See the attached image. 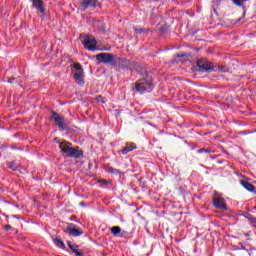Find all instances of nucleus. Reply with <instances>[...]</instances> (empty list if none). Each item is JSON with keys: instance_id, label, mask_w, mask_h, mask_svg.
Segmentation results:
<instances>
[{"instance_id": "f257e3e1", "label": "nucleus", "mask_w": 256, "mask_h": 256, "mask_svg": "<svg viewBox=\"0 0 256 256\" xmlns=\"http://www.w3.org/2000/svg\"><path fill=\"white\" fill-rule=\"evenodd\" d=\"M60 153H64L66 157H70L71 159H81L83 157L82 150H79V147H73L71 142L62 141L59 143Z\"/></svg>"}, {"instance_id": "f03ea898", "label": "nucleus", "mask_w": 256, "mask_h": 256, "mask_svg": "<svg viewBox=\"0 0 256 256\" xmlns=\"http://www.w3.org/2000/svg\"><path fill=\"white\" fill-rule=\"evenodd\" d=\"M134 89L138 91V93H151V91H153V80L149 77L139 79Z\"/></svg>"}, {"instance_id": "7ed1b4c3", "label": "nucleus", "mask_w": 256, "mask_h": 256, "mask_svg": "<svg viewBox=\"0 0 256 256\" xmlns=\"http://www.w3.org/2000/svg\"><path fill=\"white\" fill-rule=\"evenodd\" d=\"M84 48L88 51H97V40L93 36H86L82 41Z\"/></svg>"}, {"instance_id": "20e7f679", "label": "nucleus", "mask_w": 256, "mask_h": 256, "mask_svg": "<svg viewBox=\"0 0 256 256\" xmlns=\"http://www.w3.org/2000/svg\"><path fill=\"white\" fill-rule=\"evenodd\" d=\"M32 3L33 9L37 10V13L40 14L41 19H45V3L43 0H30Z\"/></svg>"}, {"instance_id": "39448f33", "label": "nucleus", "mask_w": 256, "mask_h": 256, "mask_svg": "<svg viewBox=\"0 0 256 256\" xmlns=\"http://www.w3.org/2000/svg\"><path fill=\"white\" fill-rule=\"evenodd\" d=\"M52 119L53 121H55L60 131H65L67 129V124H65V118L57 114V112H52Z\"/></svg>"}, {"instance_id": "423d86ee", "label": "nucleus", "mask_w": 256, "mask_h": 256, "mask_svg": "<svg viewBox=\"0 0 256 256\" xmlns=\"http://www.w3.org/2000/svg\"><path fill=\"white\" fill-rule=\"evenodd\" d=\"M96 59L100 63H114L115 56L109 53H99L96 55Z\"/></svg>"}, {"instance_id": "0eeeda50", "label": "nucleus", "mask_w": 256, "mask_h": 256, "mask_svg": "<svg viewBox=\"0 0 256 256\" xmlns=\"http://www.w3.org/2000/svg\"><path fill=\"white\" fill-rule=\"evenodd\" d=\"M67 233L69 235H72L73 237H79L83 235V231L79 229V227L75 226L74 224H69L68 227L66 228Z\"/></svg>"}, {"instance_id": "6e6552de", "label": "nucleus", "mask_w": 256, "mask_h": 256, "mask_svg": "<svg viewBox=\"0 0 256 256\" xmlns=\"http://www.w3.org/2000/svg\"><path fill=\"white\" fill-rule=\"evenodd\" d=\"M197 65L202 71H211L213 69V66L205 59H199Z\"/></svg>"}, {"instance_id": "1a4fd4ad", "label": "nucleus", "mask_w": 256, "mask_h": 256, "mask_svg": "<svg viewBox=\"0 0 256 256\" xmlns=\"http://www.w3.org/2000/svg\"><path fill=\"white\" fill-rule=\"evenodd\" d=\"M213 203L216 209H222V210L227 209V204L225 203V199H223L222 197H216V199L213 200Z\"/></svg>"}, {"instance_id": "9d476101", "label": "nucleus", "mask_w": 256, "mask_h": 256, "mask_svg": "<svg viewBox=\"0 0 256 256\" xmlns=\"http://www.w3.org/2000/svg\"><path fill=\"white\" fill-rule=\"evenodd\" d=\"M81 5L84 9H89V7H97L99 3L97 0H81Z\"/></svg>"}, {"instance_id": "9b49d317", "label": "nucleus", "mask_w": 256, "mask_h": 256, "mask_svg": "<svg viewBox=\"0 0 256 256\" xmlns=\"http://www.w3.org/2000/svg\"><path fill=\"white\" fill-rule=\"evenodd\" d=\"M137 149V145L135 143H126V146L121 151L122 155H127V153H131V151H135Z\"/></svg>"}, {"instance_id": "f8f14e48", "label": "nucleus", "mask_w": 256, "mask_h": 256, "mask_svg": "<svg viewBox=\"0 0 256 256\" xmlns=\"http://www.w3.org/2000/svg\"><path fill=\"white\" fill-rule=\"evenodd\" d=\"M83 79H85V74L84 72H75L74 73V80L76 81V83H78L79 85H83Z\"/></svg>"}, {"instance_id": "ddd939ff", "label": "nucleus", "mask_w": 256, "mask_h": 256, "mask_svg": "<svg viewBox=\"0 0 256 256\" xmlns=\"http://www.w3.org/2000/svg\"><path fill=\"white\" fill-rule=\"evenodd\" d=\"M240 184L242 185V187H244V189H246L247 191L253 192L255 191V186L251 183H249L248 181L245 180H241Z\"/></svg>"}, {"instance_id": "4468645a", "label": "nucleus", "mask_w": 256, "mask_h": 256, "mask_svg": "<svg viewBox=\"0 0 256 256\" xmlns=\"http://www.w3.org/2000/svg\"><path fill=\"white\" fill-rule=\"evenodd\" d=\"M54 243L55 245H57V247H60V249H65V243L63 242V240L55 238Z\"/></svg>"}, {"instance_id": "2eb2a0df", "label": "nucleus", "mask_w": 256, "mask_h": 256, "mask_svg": "<svg viewBox=\"0 0 256 256\" xmlns=\"http://www.w3.org/2000/svg\"><path fill=\"white\" fill-rule=\"evenodd\" d=\"M7 167L9 169H12V171H17V169H19V164L15 163V162H8Z\"/></svg>"}, {"instance_id": "dca6fc26", "label": "nucleus", "mask_w": 256, "mask_h": 256, "mask_svg": "<svg viewBox=\"0 0 256 256\" xmlns=\"http://www.w3.org/2000/svg\"><path fill=\"white\" fill-rule=\"evenodd\" d=\"M73 67H74L76 73H81V72H83V66H81V64H79V63H74V64H73Z\"/></svg>"}, {"instance_id": "f3484780", "label": "nucleus", "mask_w": 256, "mask_h": 256, "mask_svg": "<svg viewBox=\"0 0 256 256\" xmlns=\"http://www.w3.org/2000/svg\"><path fill=\"white\" fill-rule=\"evenodd\" d=\"M111 233L113 235H119V233H121V227L119 226H114L111 228Z\"/></svg>"}, {"instance_id": "a211bd4d", "label": "nucleus", "mask_w": 256, "mask_h": 256, "mask_svg": "<svg viewBox=\"0 0 256 256\" xmlns=\"http://www.w3.org/2000/svg\"><path fill=\"white\" fill-rule=\"evenodd\" d=\"M107 171H108V173H112L113 175H119V173H120L118 169H115L113 167H109L107 169Z\"/></svg>"}, {"instance_id": "6ab92c4d", "label": "nucleus", "mask_w": 256, "mask_h": 256, "mask_svg": "<svg viewBox=\"0 0 256 256\" xmlns=\"http://www.w3.org/2000/svg\"><path fill=\"white\" fill-rule=\"evenodd\" d=\"M243 1H249V0H232L234 5H236L237 7H243Z\"/></svg>"}, {"instance_id": "aec40b11", "label": "nucleus", "mask_w": 256, "mask_h": 256, "mask_svg": "<svg viewBox=\"0 0 256 256\" xmlns=\"http://www.w3.org/2000/svg\"><path fill=\"white\" fill-rule=\"evenodd\" d=\"M68 247L71 249L72 253L77 250V245L72 244L71 242H68Z\"/></svg>"}, {"instance_id": "412c9836", "label": "nucleus", "mask_w": 256, "mask_h": 256, "mask_svg": "<svg viewBox=\"0 0 256 256\" xmlns=\"http://www.w3.org/2000/svg\"><path fill=\"white\" fill-rule=\"evenodd\" d=\"M134 31L135 33H138L139 35H141V33L143 32V28L134 27Z\"/></svg>"}, {"instance_id": "4be33fe9", "label": "nucleus", "mask_w": 256, "mask_h": 256, "mask_svg": "<svg viewBox=\"0 0 256 256\" xmlns=\"http://www.w3.org/2000/svg\"><path fill=\"white\" fill-rule=\"evenodd\" d=\"M73 253L76 255V256H83V252L79 251V250H74Z\"/></svg>"}, {"instance_id": "5701e85b", "label": "nucleus", "mask_w": 256, "mask_h": 256, "mask_svg": "<svg viewBox=\"0 0 256 256\" xmlns=\"http://www.w3.org/2000/svg\"><path fill=\"white\" fill-rule=\"evenodd\" d=\"M122 63L125 64V67H129V64L131 63V61H129V60H122Z\"/></svg>"}, {"instance_id": "b1692460", "label": "nucleus", "mask_w": 256, "mask_h": 256, "mask_svg": "<svg viewBox=\"0 0 256 256\" xmlns=\"http://www.w3.org/2000/svg\"><path fill=\"white\" fill-rule=\"evenodd\" d=\"M5 231H11V229H13V227H11V225H6L4 226Z\"/></svg>"}, {"instance_id": "393cba45", "label": "nucleus", "mask_w": 256, "mask_h": 256, "mask_svg": "<svg viewBox=\"0 0 256 256\" xmlns=\"http://www.w3.org/2000/svg\"><path fill=\"white\" fill-rule=\"evenodd\" d=\"M197 153H205V148H201L197 151Z\"/></svg>"}, {"instance_id": "a878e982", "label": "nucleus", "mask_w": 256, "mask_h": 256, "mask_svg": "<svg viewBox=\"0 0 256 256\" xmlns=\"http://www.w3.org/2000/svg\"><path fill=\"white\" fill-rule=\"evenodd\" d=\"M204 153H211V150H210V149H205V148H204Z\"/></svg>"}, {"instance_id": "bb28decb", "label": "nucleus", "mask_w": 256, "mask_h": 256, "mask_svg": "<svg viewBox=\"0 0 256 256\" xmlns=\"http://www.w3.org/2000/svg\"><path fill=\"white\" fill-rule=\"evenodd\" d=\"M13 81H15V78L8 79V83H13Z\"/></svg>"}, {"instance_id": "cd10ccee", "label": "nucleus", "mask_w": 256, "mask_h": 256, "mask_svg": "<svg viewBox=\"0 0 256 256\" xmlns=\"http://www.w3.org/2000/svg\"><path fill=\"white\" fill-rule=\"evenodd\" d=\"M102 183H104V185H107V183H109L107 180H101Z\"/></svg>"}, {"instance_id": "c85d7f7f", "label": "nucleus", "mask_w": 256, "mask_h": 256, "mask_svg": "<svg viewBox=\"0 0 256 256\" xmlns=\"http://www.w3.org/2000/svg\"><path fill=\"white\" fill-rule=\"evenodd\" d=\"M80 205H81L82 207H85V202H80Z\"/></svg>"}, {"instance_id": "c756f323", "label": "nucleus", "mask_w": 256, "mask_h": 256, "mask_svg": "<svg viewBox=\"0 0 256 256\" xmlns=\"http://www.w3.org/2000/svg\"><path fill=\"white\" fill-rule=\"evenodd\" d=\"M218 69L219 71H223V66L219 67Z\"/></svg>"}, {"instance_id": "7c9ffc66", "label": "nucleus", "mask_w": 256, "mask_h": 256, "mask_svg": "<svg viewBox=\"0 0 256 256\" xmlns=\"http://www.w3.org/2000/svg\"><path fill=\"white\" fill-rule=\"evenodd\" d=\"M254 227H256V222L254 223Z\"/></svg>"}]
</instances>
